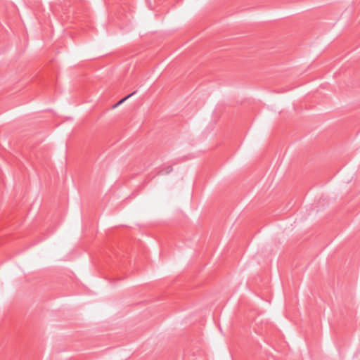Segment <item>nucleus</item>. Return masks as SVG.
I'll return each mask as SVG.
<instances>
[{"instance_id": "3", "label": "nucleus", "mask_w": 360, "mask_h": 360, "mask_svg": "<svg viewBox=\"0 0 360 360\" xmlns=\"http://www.w3.org/2000/svg\"><path fill=\"white\" fill-rule=\"evenodd\" d=\"M119 105H120L118 104V103H117L116 104H115V105L112 106V108H117V106H119Z\"/></svg>"}, {"instance_id": "2", "label": "nucleus", "mask_w": 360, "mask_h": 360, "mask_svg": "<svg viewBox=\"0 0 360 360\" xmlns=\"http://www.w3.org/2000/svg\"><path fill=\"white\" fill-rule=\"evenodd\" d=\"M136 91H134V92H132L131 94L126 96L125 97H124L123 98H122L120 101H118V104L119 105H121L122 103H124L125 101H127L129 97H131L132 95L135 94H136Z\"/></svg>"}, {"instance_id": "1", "label": "nucleus", "mask_w": 360, "mask_h": 360, "mask_svg": "<svg viewBox=\"0 0 360 360\" xmlns=\"http://www.w3.org/2000/svg\"><path fill=\"white\" fill-rule=\"evenodd\" d=\"M172 170V167L171 166H167L166 167H165L164 169H161L160 172H159V174H169V172H171Z\"/></svg>"}]
</instances>
